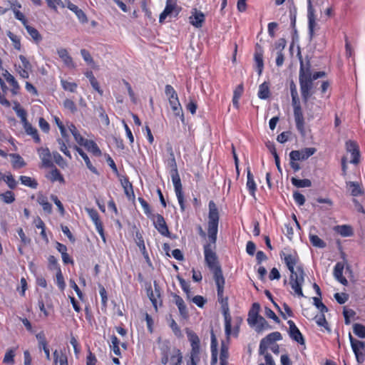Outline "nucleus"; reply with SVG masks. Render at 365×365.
<instances>
[{"mask_svg": "<svg viewBox=\"0 0 365 365\" xmlns=\"http://www.w3.org/2000/svg\"><path fill=\"white\" fill-rule=\"evenodd\" d=\"M257 48L255 53V61L257 64V73L260 76L262 74L264 62H263V52L260 46L257 44Z\"/></svg>", "mask_w": 365, "mask_h": 365, "instance_id": "5701e85b", "label": "nucleus"}, {"mask_svg": "<svg viewBox=\"0 0 365 365\" xmlns=\"http://www.w3.org/2000/svg\"><path fill=\"white\" fill-rule=\"evenodd\" d=\"M173 297L174 299L175 304H176V306L178 307V308L179 309L180 316L184 319L187 318L188 317V312H187L186 305H185L182 298L176 294H174L173 295Z\"/></svg>", "mask_w": 365, "mask_h": 365, "instance_id": "6ab92c4d", "label": "nucleus"}, {"mask_svg": "<svg viewBox=\"0 0 365 365\" xmlns=\"http://www.w3.org/2000/svg\"><path fill=\"white\" fill-rule=\"evenodd\" d=\"M182 362V354L180 349H175V354L170 357L171 365H181Z\"/></svg>", "mask_w": 365, "mask_h": 365, "instance_id": "ea45409f", "label": "nucleus"}, {"mask_svg": "<svg viewBox=\"0 0 365 365\" xmlns=\"http://www.w3.org/2000/svg\"><path fill=\"white\" fill-rule=\"evenodd\" d=\"M307 18H308V31L309 35L312 38L314 34V27L316 26L315 10L313 8L312 0L307 1Z\"/></svg>", "mask_w": 365, "mask_h": 365, "instance_id": "1a4fd4ad", "label": "nucleus"}, {"mask_svg": "<svg viewBox=\"0 0 365 365\" xmlns=\"http://www.w3.org/2000/svg\"><path fill=\"white\" fill-rule=\"evenodd\" d=\"M349 337L354 353H365L364 342L354 339L350 333Z\"/></svg>", "mask_w": 365, "mask_h": 365, "instance_id": "a878e982", "label": "nucleus"}, {"mask_svg": "<svg viewBox=\"0 0 365 365\" xmlns=\"http://www.w3.org/2000/svg\"><path fill=\"white\" fill-rule=\"evenodd\" d=\"M319 78V71L312 73L309 67L305 68L302 62L300 64L299 81L300 85L301 94L303 100L306 102L312 94L314 81Z\"/></svg>", "mask_w": 365, "mask_h": 365, "instance_id": "7ed1b4c3", "label": "nucleus"}, {"mask_svg": "<svg viewBox=\"0 0 365 365\" xmlns=\"http://www.w3.org/2000/svg\"><path fill=\"white\" fill-rule=\"evenodd\" d=\"M151 220L153 221V225L155 229L160 235L171 237L168 227L162 215L156 214L155 215H153V217Z\"/></svg>", "mask_w": 365, "mask_h": 365, "instance_id": "0eeeda50", "label": "nucleus"}, {"mask_svg": "<svg viewBox=\"0 0 365 365\" xmlns=\"http://www.w3.org/2000/svg\"><path fill=\"white\" fill-rule=\"evenodd\" d=\"M292 184L297 187H309L312 185V182L309 179H297L292 177L291 178Z\"/></svg>", "mask_w": 365, "mask_h": 365, "instance_id": "e433bc0d", "label": "nucleus"}, {"mask_svg": "<svg viewBox=\"0 0 365 365\" xmlns=\"http://www.w3.org/2000/svg\"><path fill=\"white\" fill-rule=\"evenodd\" d=\"M169 103L170 105V107L174 112L175 115L180 116L182 119V120H184V115L182 113V109L180 106L178 96H176L173 98H169Z\"/></svg>", "mask_w": 365, "mask_h": 365, "instance_id": "4be33fe9", "label": "nucleus"}, {"mask_svg": "<svg viewBox=\"0 0 365 365\" xmlns=\"http://www.w3.org/2000/svg\"><path fill=\"white\" fill-rule=\"evenodd\" d=\"M98 287H99V294L101 297V304L103 307H106L107 305V301H108L107 292L103 285L99 284Z\"/></svg>", "mask_w": 365, "mask_h": 365, "instance_id": "bf43d9fd", "label": "nucleus"}, {"mask_svg": "<svg viewBox=\"0 0 365 365\" xmlns=\"http://www.w3.org/2000/svg\"><path fill=\"white\" fill-rule=\"evenodd\" d=\"M229 357V351H228V347L224 344V342L222 343L221 348H220V365H227V359Z\"/></svg>", "mask_w": 365, "mask_h": 365, "instance_id": "4c0bfd02", "label": "nucleus"}, {"mask_svg": "<svg viewBox=\"0 0 365 365\" xmlns=\"http://www.w3.org/2000/svg\"><path fill=\"white\" fill-rule=\"evenodd\" d=\"M1 199L6 204H11L15 201V196L12 191L8 190L4 193H0Z\"/></svg>", "mask_w": 365, "mask_h": 365, "instance_id": "79ce46f5", "label": "nucleus"}, {"mask_svg": "<svg viewBox=\"0 0 365 365\" xmlns=\"http://www.w3.org/2000/svg\"><path fill=\"white\" fill-rule=\"evenodd\" d=\"M177 279L180 284L182 289L185 292L187 298H189L190 294V289L189 283L187 282L182 277H181L179 275L177 276Z\"/></svg>", "mask_w": 365, "mask_h": 365, "instance_id": "8fccbe9b", "label": "nucleus"}, {"mask_svg": "<svg viewBox=\"0 0 365 365\" xmlns=\"http://www.w3.org/2000/svg\"><path fill=\"white\" fill-rule=\"evenodd\" d=\"M154 291L152 289L151 287L147 288V294L153 307L157 309L158 298L160 297V289L156 282H154Z\"/></svg>", "mask_w": 365, "mask_h": 365, "instance_id": "dca6fc26", "label": "nucleus"}, {"mask_svg": "<svg viewBox=\"0 0 365 365\" xmlns=\"http://www.w3.org/2000/svg\"><path fill=\"white\" fill-rule=\"evenodd\" d=\"M346 190L352 196H359L363 194V190L361 189L360 184L357 182L346 181Z\"/></svg>", "mask_w": 365, "mask_h": 365, "instance_id": "a211bd4d", "label": "nucleus"}, {"mask_svg": "<svg viewBox=\"0 0 365 365\" xmlns=\"http://www.w3.org/2000/svg\"><path fill=\"white\" fill-rule=\"evenodd\" d=\"M282 339V334L279 331H274L269 334L262 339L264 340L269 345L273 344L277 341H279Z\"/></svg>", "mask_w": 365, "mask_h": 365, "instance_id": "58836bf2", "label": "nucleus"}, {"mask_svg": "<svg viewBox=\"0 0 365 365\" xmlns=\"http://www.w3.org/2000/svg\"><path fill=\"white\" fill-rule=\"evenodd\" d=\"M289 324V335L290 338L297 342L299 344H304V339L299 329L297 328L296 324L292 320H289L287 322Z\"/></svg>", "mask_w": 365, "mask_h": 365, "instance_id": "9b49d317", "label": "nucleus"}, {"mask_svg": "<svg viewBox=\"0 0 365 365\" xmlns=\"http://www.w3.org/2000/svg\"><path fill=\"white\" fill-rule=\"evenodd\" d=\"M83 146H84L88 151L93 153L96 156H100L101 155V150L93 140H87Z\"/></svg>", "mask_w": 365, "mask_h": 365, "instance_id": "c756f323", "label": "nucleus"}, {"mask_svg": "<svg viewBox=\"0 0 365 365\" xmlns=\"http://www.w3.org/2000/svg\"><path fill=\"white\" fill-rule=\"evenodd\" d=\"M219 302L221 304L222 312L225 319V331L227 337L231 334L232 331V318L230 314V309L228 304V298H222Z\"/></svg>", "mask_w": 365, "mask_h": 365, "instance_id": "39448f33", "label": "nucleus"}, {"mask_svg": "<svg viewBox=\"0 0 365 365\" xmlns=\"http://www.w3.org/2000/svg\"><path fill=\"white\" fill-rule=\"evenodd\" d=\"M170 177L172 179V182L173 183V186L175 188V192L180 206V210L182 212L185 211V206L184 202V196L182 192V186L181 183V180L178 173V170L170 171Z\"/></svg>", "mask_w": 365, "mask_h": 365, "instance_id": "20e7f679", "label": "nucleus"}, {"mask_svg": "<svg viewBox=\"0 0 365 365\" xmlns=\"http://www.w3.org/2000/svg\"><path fill=\"white\" fill-rule=\"evenodd\" d=\"M165 162L166 163L167 167L170 169V171L178 170L175 155H170V156H168V158L165 160Z\"/></svg>", "mask_w": 365, "mask_h": 365, "instance_id": "09e8293b", "label": "nucleus"}, {"mask_svg": "<svg viewBox=\"0 0 365 365\" xmlns=\"http://www.w3.org/2000/svg\"><path fill=\"white\" fill-rule=\"evenodd\" d=\"M56 283H57L58 288L61 290H63L65 289L66 284L64 282L63 276L62 274L61 268H58V270H57V272H56Z\"/></svg>", "mask_w": 365, "mask_h": 365, "instance_id": "864d4df0", "label": "nucleus"}, {"mask_svg": "<svg viewBox=\"0 0 365 365\" xmlns=\"http://www.w3.org/2000/svg\"><path fill=\"white\" fill-rule=\"evenodd\" d=\"M187 339L190 343L191 351L193 353H200V340L199 336L189 328L185 329Z\"/></svg>", "mask_w": 365, "mask_h": 365, "instance_id": "9d476101", "label": "nucleus"}, {"mask_svg": "<svg viewBox=\"0 0 365 365\" xmlns=\"http://www.w3.org/2000/svg\"><path fill=\"white\" fill-rule=\"evenodd\" d=\"M284 260L291 272L290 284L292 289L299 297H304L302 286L304 281V273L300 266H297L296 268L294 267L297 262V257L294 255L289 254L284 257Z\"/></svg>", "mask_w": 365, "mask_h": 365, "instance_id": "f03ea898", "label": "nucleus"}, {"mask_svg": "<svg viewBox=\"0 0 365 365\" xmlns=\"http://www.w3.org/2000/svg\"><path fill=\"white\" fill-rule=\"evenodd\" d=\"M4 180L7 184L8 187L10 189H15L17 185V182L13 177L11 174H9L8 175H5L3 177Z\"/></svg>", "mask_w": 365, "mask_h": 365, "instance_id": "3c124183", "label": "nucleus"}, {"mask_svg": "<svg viewBox=\"0 0 365 365\" xmlns=\"http://www.w3.org/2000/svg\"><path fill=\"white\" fill-rule=\"evenodd\" d=\"M61 86L66 91H69L70 92L74 93L76 91L78 85L73 82H68L65 80L61 81Z\"/></svg>", "mask_w": 365, "mask_h": 365, "instance_id": "a18cd8bd", "label": "nucleus"}, {"mask_svg": "<svg viewBox=\"0 0 365 365\" xmlns=\"http://www.w3.org/2000/svg\"><path fill=\"white\" fill-rule=\"evenodd\" d=\"M4 76L5 77L6 81L12 86V93L14 94H16V90L19 89V86L14 77L7 71H6L5 73H4Z\"/></svg>", "mask_w": 365, "mask_h": 365, "instance_id": "f704fd0d", "label": "nucleus"}, {"mask_svg": "<svg viewBox=\"0 0 365 365\" xmlns=\"http://www.w3.org/2000/svg\"><path fill=\"white\" fill-rule=\"evenodd\" d=\"M346 148L347 152L350 153L351 155V160H350L351 163L358 164L359 162V147L354 141H347L346 143Z\"/></svg>", "mask_w": 365, "mask_h": 365, "instance_id": "f8f14e48", "label": "nucleus"}, {"mask_svg": "<svg viewBox=\"0 0 365 365\" xmlns=\"http://www.w3.org/2000/svg\"><path fill=\"white\" fill-rule=\"evenodd\" d=\"M85 76L87 78H88L90 83L93 88L96 90L100 95H103V91L101 89L99 83L96 78H95L92 71H87L85 73Z\"/></svg>", "mask_w": 365, "mask_h": 365, "instance_id": "c85d7f7f", "label": "nucleus"}, {"mask_svg": "<svg viewBox=\"0 0 365 365\" xmlns=\"http://www.w3.org/2000/svg\"><path fill=\"white\" fill-rule=\"evenodd\" d=\"M57 53L66 66L70 68H74L76 67L72 57L69 55L66 48H61L57 49Z\"/></svg>", "mask_w": 365, "mask_h": 365, "instance_id": "2eb2a0df", "label": "nucleus"}, {"mask_svg": "<svg viewBox=\"0 0 365 365\" xmlns=\"http://www.w3.org/2000/svg\"><path fill=\"white\" fill-rule=\"evenodd\" d=\"M11 9L14 11L15 18L16 19L19 20L24 24V26L26 25L27 24V19H26V17L24 15V14L21 13L18 9H16L15 7L11 6Z\"/></svg>", "mask_w": 365, "mask_h": 365, "instance_id": "13d9d810", "label": "nucleus"}, {"mask_svg": "<svg viewBox=\"0 0 365 365\" xmlns=\"http://www.w3.org/2000/svg\"><path fill=\"white\" fill-rule=\"evenodd\" d=\"M57 142L59 145V149L67 157H68L70 159H71V154L70 153V151L68 150L67 148V146H66V143H68V142H66L64 141V140L63 139H61V138H58L57 139Z\"/></svg>", "mask_w": 365, "mask_h": 365, "instance_id": "49530a36", "label": "nucleus"}, {"mask_svg": "<svg viewBox=\"0 0 365 365\" xmlns=\"http://www.w3.org/2000/svg\"><path fill=\"white\" fill-rule=\"evenodd\" d=\"M335 230L343 237H349L353 235V229L349 225H339L336 227Z\"/></svg>", "mask_w": 365, "mask_h": 365, "instance_id": "72a5a7b5", "label": "nucleus"}, {"mask_svg": "<svg viewBox=\"0 0 365 365\" xmlns=\"http://www.w3.org/2000/svg\"><path fill=\"white\" fill-rule=\"evenodd\" d=\"M121 185L124 189V192L125 195L130 199L131 197L133 198L135 197L134 191L133 188L132 184L129 182L127 178H125L123 180H121Z\"/></svg>", "mask_w": 365, "mask_h": 365, "instance_id": "cd10ccee", "label": "nucleus"}, {"mask_svg": "<svg viewBox=\"0 0 365 365\" xmlns=\"http://www.w3.org/2000/svg\"><path fill=\"white\" fill-rule=\"evenodd\" d=\"M37 202L41 205L43 211L48 214L52 212V205L48 201L47 197L39 194L37 197Z\"/></svg>", "mask_w": 365, "mask_h": 365, "instance_id": "bb28decb", "label": "nucleus"}, {"mask_svg": "<svg viewBox=\"0 0 365 365\" xmlns=\"http://www.w3.org/2000/svg\"><path fill=\"white\" fill-rule=\"evenodd\" d=\"M51 200L57 206L61 215L63 216L64 214H65V209L63 207V204L61 203V202L58 198V197L56 195H51Z\"/></svg>", "mask_w": 365, "mask_h": 365, "instance_id": "6e6d98bb", "label": "nucleus"}, {"mask_svg": "<svg viewBox=\"0 0 365 365\" xmlns=\"http://www.w3.org/2000/svg\"><path fill=\"white\" fill-rule=\"evenodd\" d=\"M208 207L207 236L209 242L205 244L203 246L205 261L207 266L213 274L217 289H224L225 284L222 271L215 251L216 248L220 215L214 201L210 200Z\"/></svg>", "mask_w": 365, "mask_h": 365, "instance_id": "f257e3e1", "label": "nucleus"}, {"mask_svg": "<svg viewBox=\"0 0 365 365\" xmlns=\"http://www.w3.org/2000/svg\"><path fill=\"white\" fill-rule=\"evenodd\" d=\"M294 115L297 129L303 134L304 132V120L301 107L294 108Z\"/></svg>", "mask_w": 365, "mask_h": 365, "instance_id": "f3484780", "label": "nucleus"}, {"mask_svg": "<svg viewBox=\"0 0 365 365\" xmlns=\"http://www.w3.org/2000/svg\"><path fill=\"white\" fill-rule=\"evenodd\" d=\"M11 156L14 159L13 162L14 168H22L26 165L24 159L19 154H11Z\"/></svg>", "mask_w": 365, "mask_h": 365, "instance_id": "5fc2aeb1", "label": "nucleus"}, {"mask_svg": "<svg viewBox=\"0 0 365 365\" xmlns=\"http://www.w3.org/2000/svg\"><path fill=\"white\" fill-rule=\"evenodd\" d=\"M7 36L9 38V39L12 41L14 47L16 50H21V42L20 38L18 36L14 34L11 31H7Z\"/></svg>", "mask_w": 365, "mask_h": 365, "instance_id": "37998d69", "label": "nucleus"}, {"mask_svg": "<svg viewBox=\"0 0 365 365\" xmlns=\"http://www.w3.org/2000/svg\"><path fill=\"white\" fill-rule=\"evenodd\" d=\"M200 361V353H190V359L187 361V365H197Z\"/></svg>", "mask_w": 365, "mask_h": 365, "instance_id": "680f3d73", "label": "nucleus"}, {"mask_svg": "<svg viewBox=\"0 0 365 365\" xmlns=\"http://www.w3.org/2000/svg\"><path fill=\"white\" fill-rule=\"evenodd\" d=\"M53 157L55 163L61 168L66 166V163L63 157L58 152H53Z\"/></svg>", "mask_w": 365, "mask_h": 365, "instance_id": "052dcab7", "label": "nucleus"}, {"mask_svg": "<svg viewBox=\"0 0 365 365\" xmlns=\"http://www.w3.org/2000/svg\"><path fill=\"white\" fill-rule=\"evenodd\" d=\"M165 93L166 96L169 98H173L178 96V94L173 87L170 85H166L165 88Z\"/></svg>", "mask_w": 365, "mask_h": 365, "instance_id": "338daca9", "label": "nucleus"}, {"mask_svg": "<svg viewBox=\"0 0 365 365\" xmlns=\"http://www.w3.org/2000/svg\"><path fill=\"white\" fill-rule=\"evenodd\" d=\"M293 197L297 204L299 205H302L305 202V197L304 196L299 192L298 191H296L293 194Z\"/></svg>", "mask_w": 365, "mask_h": 365, "instance_id": "774afa93", "label": "nucleus"}, {"mask_svg": "<svg viewBox=\"0 0 365 365\" xmlns=\"http://www.w3.org/2000/svg\"><path fill=\"white\" fill-rule=\"evenodd\" d=\"M14 351L12 349H9L6 352L3 359V362L5 364H14Z\"/></svg>", "mask_w": 365, "mask_h": 365, "instance_id": "4d7b16f0", "label": "nucleus"}, {"mask_svg": "<svg viewBox=\"0 0 365 365\" xmlns=\"http://www.w3.org/2000/svg\"><path fill=\"white\" fill-rule=\"evenodd\" d=\"M110 341L113 346V351L115 355L119 356L120 354V351L119 348V339L115 335H113L110 337Z\"/></svg>", "mask_w": 365, "mask_h": 365, "instance_id": "603ef678", "label": "nucleus"}, {"mask_svg": "<svg viewBox=\"0 0 365 365\" xmlns=\"http://www.w3.org/2000/svg\"><path fill=\"white\" fill-rule=\"evenodd\" d=\"M39 157L41 160L43 166L46 168L53 167V164L51 161V154L48 148H41L38 149Z\"/></svg>", "mask_w": 365, "mask_h": 365, "instance_id": "4468645a", "label": "nucleus"}, {"mask_svg": "<svg viewBox=\"0 0 365 365\" xmlns=\"http://www.w3.org/2000/svg\"><path fill=\"white\" fill-rule=\"evenodd\" d=\"M269 87L267 82H264L259 86L257 96L259 98L265 100L269 97Z\"/></svg>", "mask_w": 365, "mask_h": 365, "instance_id": "7c9ffc66", "label": "nucleus"}, {"mask_svg": "<svg viewBox=\"0 0 365 365\" xmlns=\"http://www.w3.org/2000/svg\"><path fill=\"white\" fill-rule=\"evenodd\" d=\"M317 149L314 148H305L298 150H292L289 153V160L304 161L314 155Z\"/></svg>", "mask_w": 365, "mask_h": 365, "instance_id": "423d86ee", "label": "nucleus"}, {"mask_svg": "<svg viewBox=\"0 0 365 365\" xmlns=\"http://www.w3.org/2000/svg\"><path fill=\"white\" fill-rule=\"evenodd\" d=\"M68 9L74 12L78 17V20L82 23L85 24L88 21V19L85 13L79 9L76 5L73 3L68 2L67 5Z\"/></svg>", "mask_w": 365, "mask_h": 365, "instance_id": "393cba45", "label": "nucleus"}, {"mask_svg": "<svg viewBox=\"0 0 365 365\" xmlns=\"http://www.w3.org/2000/svg\"><path fill=\"white\" fill-rule=\"evenodd\" d=\"M49 178L52 182L58 181L60 182H64L63 176L56 168H54L51 171Z\"/></svg>", "mask_w": 365, "mask_h": 365, "instance_id": "a19ab883", "label": "nucleus"}, {"mask_svg": "<svg viewBox=\"0 0 365 365\" xmlns=\"http://www.w3.org/2000/svg\"><path fill=\"white\" fill-rule=\"evenodd\" d=\"M21 182L29 187L36 189L38 186L37 181L29 176L21 175L19 178Z\"/></svg>", "mask_w": 365, "mask_h": 365, "instance_id": "473e14b6", "label": "nucleus"}, {"mask_svg": "<svg viewBox=\"0 0 365 365\" xmlns=\"http://www.w3.org/2000/svg\"><path fill=\"white\" fill-rule=\"evenodd\" d=\"M192 302L194 304H195L197 307L202 308L204 307L205 304L207 302V300L202 296L196 295L192 299Z\"/></svg>", "mask_w": 365, "mask_h": 365, "instance_id": "69168bd1", "label": "nucleus"}, {"mask_svg": "<svg viewBox=\"0 0 365 365\" xmlns=\"http://www.w3.org/2000/svg\"><path fill=\"white\" fill-rule=\"evenodd\" d=\"M260 309V305L259 303L255 302L252 304V308L249 311L247 323L250 326H255L257 323V319L260 316L259 312Z\"/></svg>", "mask_w": 365, "mask_h": 365, "instance_id": "ddd939ff", "label": "nucleus"}, {"mask_svg": "<svg viewBox=\"0 0 365 365\" xmlns=\"http://www.w3.org/2000/svg\"><path fill=\"white\" fill-rule=\"evenodd\" d=\"M344 269V264L341 262H338L334 267V277L342 284L347 285L348 281L345 277L343 276Z\"/></svg>", "mask_w": 365, "mask_h": 365, "instance_id": "412c9836", "label": "nucleus"}, {"mask_svg": "<svg viewBox=\"0 0 365 365\" xmlns=\"http://www.w3.org/2000/svg\"><path fill=\"white\" fill-rule=\"evenodd\" d=\"M24 128L25 130L26 133L27 135H31L36 143H40L41 139L38 134L37 129L36 128L33 127L30 123L29 124H26V125H25L24 127Z\"/></svg>", "mask_w": 365, "mask_h": 365, "instance_id": "2f4dec72", "label": "nucleus"}, {"mask_svg": "<svg viewBox=\"0 0 365 365\" xmlns=\"http://www.w3.org/2000/svg\"><path fill=\"white\" fill-rule=\"evenodd\" d=\"M81 54L82 56V58H83V60L88 63V64H90V65H92L94 63V61L92 58V56H91L90 53L88 51L83 48L81 50Z\"/></svg>", "mask_w": 365, "mask_h": 365, "instance_id": "0e129e2a", "label": "nucleus"}, {"mask_svg": "<svg viewBox=\"0 0 365 365\" xmlns=\"http://www.w3.org/2000/svg\"><path fill=\"white\" fill-rule=\"evenodd\" d=\"M24 26H25L28 34L31 36V37L36 43H38V42H39V41H41L42 40V36L39 34L38 31L36 29H35V28H34V27H32V26H29L28 24L25 25Z\"/></svg>", "mask_w": 365, "mask_h": 365, "instance_id": "c9c22d12", "label": "nucleus"}, {"mask_svg": "<svg viewBox=\"0 0 365 365\" xmlns=\"http://www.w3.org/2000/svg\"><path fill=\"white\" fill-rule=\"evenodd\" d=\"M86 210L88 215H89L90 218L93 222L97 232L101 235L103 240L105 241L106 238H105V235H104L103 227V224L99 218V215H98V212L96 211V210H95L93 208H86Z\"/></svg>", "mask_w": 365, "mask_h": 365, "instance_id": "6e6552de", "label": "nucleus"}, {"mask_svg": "<svg viewBox=\"0 0 365 365\" xmlns=\"http://www.w3.org/2000/svg\"><path fill=\"white\" fill-rule=\"evenodd\" d=\"M354 333L360 338H365V327L361 324L353 325Z\"/></svg>", "mask_w": 365, "mask_h": 365, "instance_id": "c03bdc74", "label": "nucleus"}, {"mask_svg": "<svg viewBox=\"0 0 365 365\" xmlns=\"http://www.w3.org/2000/svg\"><path fill=\"white\" fill-rule=\"evenodd\" d=\"M63 107L70 110L72 113L77 112V106L73 101L66 98L63 103Z\"/></svg>", "mask_w": 365, "mask_h": 365, "instance_id": "de8ad7c7", "label": "nucleus"}, {"mask_svg": "<svg viewBox=\"0 0 365 365\" xmlns=\"http://www.w3.org/2000/svg\"><path fill=\"white\" fill-rule=\"evenodd\" d=\"M205 21V15L202 12L198 11L196 9H194V12L190 16V24L196 28H200L202 23Z\"/></svg>", "mask_w": 365, "mask_h": 365, "instance_id": "aec40b11", "label": "nucleus"}, {"mask_svg": "<svg viewBox=\"0 0 365 365\" xmlns=\"http://www.w3.org/2000/svg\"><path fill=\"white\" fill-rule=\"evenodd\" d=\"M74 149L78 152V153L82 157L84 160L87 168L94 174L99 175L97 169L92 165L88 156L87 154L79 147L75 145Z\"/></svg>", "mask_w": 365, "mask_h": 365, "instance_id": "b1692460", "label": "nucleus"}, {"mask_svg": "<svg viewBox=\"0 0 365 365\" xmlns=\"http://www.w3.org/2000/svg\"><path fill=\"white\" fill-rule=\"evenodd\" d=\"M175 8H176V0H167L166 6H165L164 11L170 15L175 9Z\"/></svg>", "mask_w": 365, "mask_h": 365, "instance_id": "e2e57ef3", "label": "nucleus"}]
</instances>
